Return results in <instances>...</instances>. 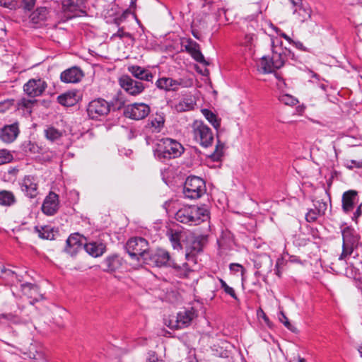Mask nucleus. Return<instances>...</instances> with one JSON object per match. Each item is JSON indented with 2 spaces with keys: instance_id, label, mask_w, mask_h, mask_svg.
Returning a JSON list of instances; mask_svg holds the SVG:
<instances>
[{
  "instance_id": "f257e3e1",
  "label": "nucleus",
  "mask_w": 362,
  "mask_h": 362,
  "mask_svg": "<svg viewBox=\"0 0 362 362\" xmlns=\"http://www.w3.org/2000/svg\"><path fill=\"white\" fill-rule=\"evenodd\" d=\"M276 42L281 44L278 40H272V56H264L257 63L258 70L263 74L272 73L281 68L288 58L294 59V54L291 50H284L281 47L276 45Z\"/></svg>"
},
{
  "instance_id": "f03ea898",
  "label": "nucleus",
  "mask_w": 362,
  "mask_h": 362,
  "mask_svg": "<svg viewBox=\"0 0 362 362\" xmlns=\"http://www.w3.org/2000/svg\"><path fill=\"white\" fill-rule=\"evenodd\" d=\"M209 218V210L205 205H186L175 214V219L182 223L198 225Z\"/></svg>"
},
{
  "instance_id": "7ed1b4c3",
  "label": "nucleus",
  "mask_w": 362,
  "mask_h": 362,
  "mask_svg": "<svg viewBox=\"0 0 362 362\" xmlns=\"http://www.w3.org/2000/svg\"><path fill=\"white\" fill-rule=\"evenodd\" d=\"M155 157L161 162L180 157L184 147L176 140L170 138L160 139L153 150Z\"/></svg>"
},
{
  "instance_id": "20e7f679",
  "label": "nucleus",
  "mask_w": 362,
  "mask_h": 362,
  "mask_svg": "<svg viewBox=\"0 0 362 362\" xmlns=\"http://www.w3.org/2000/svg\"><path fill=\"white\" fill-rule=\"evenodd\" d=\"M206 192L205 181L197 176H189L184 184L183 195L185 198L196 199Z\"/></svg>"
},
{
  "instance_id": "39448f33",
  "label": "nucleus",
  "mask_w": 362,
  "mask_h": 362,
  "mask_svg": "<svg viewBox=\"0 0 362 362\" xmlns=\"http://www.w3.org/2000/svg\"><path fill=\"white\" fill-rule=\"evenodd\" d=\"M126 250L132 259L143 263L149 252L148 243L144 238H132L127 241Z\"/></svg>"
},
{
  "instance_id": "423d86ee",
  "label": "nucleus",
  "mask_w": 362,
  "mask_h": 362,
  "mask_svg": "<svg viewBox=\"0 0 362 362\" xmlns=\"http://www.w3.org/2000/svg\"><path fill=\"white\" fill-rule=\"evenodd\" d=\"M193 79L189 77H182L177 79L170 77H162L156 82L158 89L167 92L177 91L180 88H189L193 86Z\"/></svg>"
},
{
  "instance_id": "0eeeda50",
  "label": "nucleus",
  "mask_w": 362,
  "mask_h": 362,
  "mask_svg": "<svg viewBox=\"0 0 362 362\" xmlns=\"http://www.w3.org/2000/svg\"><path fill=\"white\" fill-rule=\"evenodd\" d=\"M193 136L202 147L212 145L214 134L211 129L202 121H195L192 124Z\"/></svg>"
},
{
  "instance_id": "6e6552de",
  "label": "nucleus",
  "mask_w": 362,
  "mask_h": 362,
  "mask_svg": "<svg viewBox=\"0 0 362 362\" xmlns=\"http://www.w3.org/2000/svg\"><path fill=\"white\" fill-rule=\"evenodd\" d=\"M110 111V105L105 100L98 98L90 101L87 107L88 117L95 120L105 117Z\"/></svg>"
},
{
  "instance_id": "1a4fd4ad",
  "label": "nucleus",
  "mask_w": 362,
  "mask_h": 362,
  "mask_svg": "<svg viewBox=\"0 0 362 362\" xmlns=\"http://www.w3.org/2000/svg\"><path fill=\"white\" fill-rule=\"evenodd\" d=\"M173 260L170 259V254L165 250L158 249L156 250H150L143 264H148L151 267H160L165 265H170Z\"/></svg>"
},
{
  "instance_id": "9d476101",
  "label": "nucleus",
  "mask_w": 362,
  "mask_h": 362,
  "mask_svg": "<svg viewBox=\"0 0 362 362\" xmlns=\"http://www.w3.org/2000/svg\"><path fill=\"white\" fill-rule=\"evenodd\" d=\"M120 87L129 95L136 96L144 92L146 86L143 82L133 79L129 75H122L118 80Z\"/></svg>"
},
{
  "instance_id": "9b49d317",
  "label": "nucleus",
  "mask_w": 362,
  "mask_h": 362,
  "mask_svg": "<svg viewBox=\"0 0 362 362\" xmlns=\"http://www.w3.org/2000/svg\"><path fill=\"white\" fill-rule=\"evenodd\" d=\"M47 88V83L43 78H30L24 84L23 91L28 96L35 98L42 95Z\"/></svg>"
},
{
  "instance_id": "f8f14e48",
  "label": "nucleus",
  "mask_w": 362,
  "mask_h": 362,
  "mask_svg": "<svg viewBox=\"0 0 362 362\" xmlns=\"http://www.w3.org/2000/svg\"><path fill=\"white\" fill-rule=\"evenodd\" d=\"M150 113V107L145 103H134L124 107V115L126 117L139 120L147 117Z\"/></svg>"
},
{
  "instance_id": "ddd939ff",
  "label": "nucleus",
  "mask_w": 362,
  "mask_h": 362,
  "mask_svg": "<svg viewBox=\"0 0 362 362\" xmlns=\"http://www.w3.org/2000/svg\"><path fill=\"white\" fill-rule=\"evenodd\" d=\"M207 242V235H200L194 238L190 245L187 247L185 255L188 262L196 263L194 256L203 250L204 245Z\"/></svg>"
},
{
  "instance_id": "4468645a",
  "label": "nucleus",
  "mask_w": 362,
  "mask_h": 362,
  "mask_svg": "<svg viewBox=\"0 0 362 362\" xmlns=\"http://www.w3.org/2000/svg\"><path fill=\"white\" fill-rule=\"evenodd\" d=\"M20 185L21 190L27 197L30 198L37 197L38 194V182L35 176L25 175L21 180Z\"/></svg>"
},
{
  "instance_id": "2eb2a0df",
  "label": "nucleus",
  "mask_w": 362,
  "mask_h": 362,
  "mask_svg": "<svg viewBox=\"0 0 362 362\" xmlns=\"http://www.w3.org/2000/svg\"><path fill=\"white\" fill-rule=\"evenodd\" d=\"M195 316V311L193 308L180 312L177 313L175 321L174 322H170L169 327L177 329L186 327Z\"/></svg>"
},
{
  "instance_id": "dca6fc26",
  "label": "nucleus",
  "mask_w": 362,
  "mask_h": 362,
  "mask_svg": "<svg viewBox=\"0 0 362 362\" xmlns=\"http://www.w3.org/2000/svg\"><path fill=\"white\" fill-rule=\"evenodd\" d=\"M358 200V192L354 189L346 191L341 197V208L348 214L353 211Z\"/></svg>"
},
{
  "instance_id": "f3484780",
  "label": "nucleus",
  "mask_w": 362,
  "mask_h": 362,
  "mask_svg": "<svg viewBox=\"0 0 362 362\" xmlns=\"http://www.w3.org/2000/svg\"><path fill=\"white\" fill-rule=\"evenodd\" d=\"M83 238V236L80 235L78 233L70 235L66 240V245L64 251L71 256L76 255L78 252L82 249L83 245H84L82 243Z\"/></svg>"
},
{
  "instance_id": "a211bd4d",
  "label": "nucleus",
  "mask_w": 362,
  "mask_h": 362,
  "mask_svg": "<svg viewBox=\"0 0 362 362\" xmlns=\"http://www.w3.org/2000/svg\"><path fill=\"white\" fill-rule=\"evenodd\" d=\"M83 77V71L76 66L69 68L61 73L60 79L66 83H76Z\"/></svg>"
},
{
  "instance_id": "6ab92c4d",
  "label": "nucleus",
  "mask_w": 362,
  "mask_h": 362,
  "mask_svg": "<svg viewBox=\"0 0 362 362\" xmlns=\"http://www.w3.org/2000/svg\"><path fill=\"white\" fill-rule=\"evenodd\" d=\"M21 291L24 296L30 299V303L33 305L35 302L42 299V295L40 293L39 287L30 283L21 284Z\"/></svg>"
},
{
  "instance_id": "aec40b11",
  "label": "nucleus",
  "mask_w": 362,
  "mask_h": 362,
  "mask_svg": "<svg viewBox=\"0 0 362 362\" xmlns=\"http://www.w3.org/2000/svg\"><path fill=\"white\" fill-rule=\"evenodd\" d=\"M185 49L196 62L205 65L209 64L200 51L199 45L195 41L189 39L187 41V44L185 45Z\"/></svg>"
},
{
  "instance_id": "412c9836",
  "label": "nucleus",
  "mask_w": 362,
  "mask_h": 362,
  "mask_svg": "<svg viewBox=\"0 0 362 362\" xmlns=\"http://www.w3.org/2000/svg\"><path fill=\"white\" fill-rule=\"evenodd\" d=\"M58 207V195L54 192H50L42 204V212L48 216H52L57 212Z\"/></svg>"
},
{
  "instance_id": "4be33fe9",
  "label": "nucleus",
  "mask_w": 362,
  "mask_h": 362,
  "mask_svg": "<svg viewBox=\"0 0 362 362\" xmlns=\"http://www.w3.org/2000/svg\"><path fill=\"white\" fill-rule=\"evenodd\" d=\"M86 252L93 257L103 255L106 251V245L101 241H90L83 245Z\"/></svg>"
},
{
  "instance_id": "5701e85b",
  "label": "nucleus",
  "mask_w": 362,
  "mask_h": 362,
  "mask_svg": "<svg viewBox=\"0 0 362 362\" xmlns=\"http://www.w3.org/2000/svg\"><path fill=\"white\" fill-rule=\"evenodd\" d=\"M127 69L134 77L140 81H152L153 80V74L149 70L146 69L144 67L137 65H132L128 66Z\"/></svg>"
},
{
  "instance_id": "b1692460",
  "label": "nucleus",
  "mask_w": 362,
  "mask_h": 362,
  "mask_svg": "<svg viewBox=\"0 0 362 362\" xmlns=\"http://www.w3.org/2000/svg\"><path fill=\"white\" fill-rule=\"evenodd\" d=\"M19 129L17 124L5 126L1 130L0 139L5 143H11L17 137Z\"/></svg>"
},
{
  "instance_id": "393cba45",
  "label": "nucleus",
  "mask_w": 362,
  "mask_h": 362,
  "mask_svg": "<svg viewBox=\"0 0 362 362\" xmlns=\"http://www.w3.org/2000/svg\"><path fill=\"white\" fill-rule=\"evenodd\" d=\"M79 100L77 90L67 91L57 97V101L62 105L71 107L76 104Z\"/></svg>"
},
{
  "instance_id": "a878e982",
  "label": "nucleus",
  "mask_w": 362,
  "mask_h": 362,
  "mask_svg": "<svg viewBox=\"0 0 362 362\" xmlns=\"http://www.w3.org/2000/svg\"><path fill=\"white\" fill-rule=\"evenodd\" d=\"M17 307V310H13V312H10L8 313H1L0 315V320H6V321L13 324H19L25 322L26 319H24L21 315L23 307L20 306L19 305H18Z\"/></svg>"
},
{
  "instance_id": "bb28decb",
  "label": "nucleus",
  "mask_w": 362,
  "mask_h": 362,
  "mask_svg": "<svg viewBox=\"0 0 362 362\" xmlns=\"http://www.w3.org/2000/svg\"><path fill=\"white\" fill-rule=\"evenodd\" d=\"M343 244L354 247L357 244L358 238L354 228L346 226L341 230Z\"/></svg>"
},
{
  "instance_id": "cd10ccee",
  "label": "nucleus",
  "mask_w": 362,
  "mask_h": 362,
  "mask_svg": "<svg viewBox=\"0 0 362 362\" xmlns=\"http://www.w3.org/2000/svg\"><path fill=\"white\" fill-rule=\"evenodd\" d=\"M311 8L307 4L300 5V7L295 8L293 14L300 23H304L309 20L311 17Z\"/></svg>"
},
{
  "instance_id": "c85d7f7f",
  "label": "nucleus",
  "mask_w": 362,
  "mask_h": 362,
  "mask_svg": "<svg viewBox=\"0 0 362 362\" xmlns=\"http://www.w3.org/2000/svg\"><path fill=\"white\" fill-rule=\"evenodd\" d=\"M167 236L168 237L174 249L182 248L181 241L185 237V233L183 232L178 230L170 229L167 232Z\"/></svg>"
},
{
  "instance_id": "c756f323",
  "label": "nucleus",
  "mask_w": 362,
  "mask_h": 362,
  "mask_svg": "<svg viewBox=\"0 0 362 362\" xmlns=\"http://www.w3.org/2000/svg\"><path fill=\"white\" fill-rule=\"evenodd\" d=\"M104 270L113 272L121 267V260L117 255H112L106 257L103 261Z\"/></svg>"
},
{
  "instance_id": "7c9ffc66",
  "label": "nucleus",
  "mask_w": 362,
  "mask_h": 362,
  "mask_svg": "<svg viewBox=\"0 0 362 362\" xmlns=\"http://www.w3.org/2000/svg\"><path fill=\"white\" fill-rule=\"evenodd\" d=\"M190 262H191L177 264V262L172 261L170 266L174 268L177 275L180 277H187L189 274L193 272V269H192L189 265Z\"/></svg>"
},
{
  "instance_id": "2f4dec72",
  "label": "nucleus",
  "mask_w": 362,
  "mask_h": 362,
  "mask_svg": "<svg viewBox=\"0 0 362 362\" xmlns=\"http://www.w3.org/2000/svg\"><path fill=\"white\" fill-rule=\"evenodd\" d=\"M16 198L14 194L8 190L0 191V206H11L15 204Z\"/></svg>"
},
{
  "instance_id": "473e14b6",
  "label": "nucleus",
  "mask_w": 362,
  "mask_h": 362,
  "mask_svg": "<svg viewBox=\"0 0 362 362\" xmlns=\"http://www.w3.org/2000/svg\"><path fill=\"white\" fill-rule=\"evenodd\" d=\"M194 105L195 103L192 98H184L174 105V109L177 112H182L192 110Z\"/></svg>"
},
{
  "instance_id": "72a5a7b5",
  "label": "nucleus",
  "mask_w": 362,
  "mask_h": 362,
  "mask_svg": "<svg viewBox=\"0 0 362 362\" xmlns=\"http://www.w3.org/2000/svg\"><path fill=\"white\" fill-rule=\"evenodd\" d=\"M202 113L215 129H217L220 127L221 119L213 112L208 109H202Z\"/></svg>"
},
{
  "instance_id": "f704fd0d",
  "label": "nucleus",
  "mask_w": 362,
  "mask_h": 362,
  "mask_svg": "<svg viewBox=\"0 0 362 362\" xmlns=\"http://www.w3.org/2000/svg\"><path fill=\"white\" fill-rule=\"evenodd\" d=\"M164 124V118L160 115H156L153 118L148 121V126L152 129V132H159Z\"/></svg>"
},
{
  "instance_id": "c9c22d12",
  "label": "nucleus",
  "mask_w": 362,
  "mask_h": 362,
  "mask_svg": "<svg viewBox=\"0 0 362 362\" xmlns=\"http://www.w3.org/2000/svg\"><path fill=\"white\" fill-rule=\"evenodd\" d=\"M45 135L48 140L54 141L62 137V133L53 127H49L45 129Z\"/></svg>"
},
{
  "instance_id": "e433bc0d",
  "label": "nucleus",
  "mask_w": 362,
  "mask_h": 362,
  "mask_svg": "<svg viewBox=\"0 0 362 362\" xmlns=\"http://www.w3.org/2000/svg\"><path fill=\"white\" fill-rule=\"evenodd\" d=\"M3 273L4 274L1 276V278L8 284H13L15 281H21L19 276L16 274L15 272L11 269L5 268Z\"/></svg>"
},
{
  "instance_id": "4c0bfd02",
  "label": "nucleus",
  "mask_w": 362,
  "mask_h": 362,
  "mask_svg": "<svg viewBox=\"0 0 362 362\" xmlns=\"http://www.w3.org/2000/svg\"><path fill=\"white\" fill-rule=\"evenodd\" d=\"M35 230L37 231L39 236L42 239L52 240L54 238V234L49 226L41 227L40 229L36 227Z\"/></svg>"
},
{
  "instance_id": "58836bf2",
  "label": "nucleus",
  "mask_w": 362,
  "mask_h": 362,
  "mask_svg": "<svg viewBox=\"0 0 362 362\" xmlns=\"http://www.w3.org/2000/svg\"><path fill=\"white\" fill-rule=\"evenodd\" d=\"M35 102L36 100H30L23 98L18 102V108L25 109L27 111H28L29 113H30L31 109Z\"/></svg>"
},
{
  "instance_id": "ea45409f",
  "label": "nucleus",
  "mask_w": 362,
  "mask_h": 362,
  "mask_svg": "<svg viewBox=\"0 0 362 362\" xmlns=\"http://www.w3.org/2000/svg\"><path fill=\"white\" fill-rule=\"evenodd\" d=\"M13 159V155L6 149H0V165L11 162Z\"/></svg>"
},
{
  "instance_id": "a19ab883",
  "label": "nucleus",
  "mask_w": 362,
  "mask_h": 362,
  "mask_svg": "<svg viewBox=\"0 0 362 362\" xmlns=\"http://www.w3.org/2000/svg\"><path fill=\"white\" fill-rule=\"evenodd\" d=\"M279 101L286 105L293 106L297 104L298 100L288 94L279 96Z\"/></svg>"
},
{
  "instance_id": "79ce46f5",
  "label": "nucleus",
  "mask_w": 362,
  "mask_h": 362,
  "mask_svg": "<svg viewBox=\"0 0 362 362\" xmlns=\"http://www.w3.org/2000/svg\"><path fill=\"white\" fill-rule=\"evenodd\" d=\"M124 37H127L129 39L133 38L132 35L131 33L124 31V27L120 28L119 26V28H118L117 33H114L111 36L110 39L111 40H115V38L122 39Z\"/></svg>"
},
{
  "instance_id": "37998d69",
  "label": "nucleus",
  "mask_w": 362,
  "mask_h": 362,
  "mask_svg": "<svg viewBox=\"0 0 362 362\" xmlns=\"http://www.w3.org/2000/svg\"><path fill=\"white\" fill-rule=\"evenodd\" d=\"M219 281L221 283V288L224 290L225 293L230 296L233 299L237 300L238 297L234 289L229 286L222 279H219Z\"/></svg>"
},
{
  "instance_id": "c03bdc74",
  "label": "nucleus",
  "mask_w": 362,
  "mask_h": 362,
  "mask_svg": "<svg viewBox=\"0 0 362 362\" xmlns=\"http://www.w3.org/2000/svg\"><path fill=\"white\" fill-rule=\"evenodd\" d=\"M132 8L126 9L119 16L114 18L113 23L115 24L117 27H119L122 23H123L127 16L132 13L131 9Z\"/></svg>"
},
{
  "instance_id": "a18cd8bd",
  "label": "nucleus",
  "mask_w": 362,
  "mask_h": 362,
  "mask_svg": "<svg viewBox=\"0 0 362 362\" xmlns=\"http://www.w3.org/2000/svg\"><path fill=\"white\" fill-rule=\"evenodd\" d=\"M322 215L320 213H317L316 209H312L308 211V212L305 215V219L308 222L312 223L315 221L319 216Z\"/></svg>"
},
{
  "instance_id": "49530a36",
  "label": "nucleus",
  "mask_w": 362,
  "mask_h": 362,
  "mask_svg": "<svg viewBox=\"0 0 362 362\" xmlns=\"http://www.w3.org/2000/svg\"><path fill=\"white\" fill-rule=\"evenodd\" d=\"M344 166L349 170H352L354 168H362V161L356 160H346L344 163Z\"/></svg>"
},
{
  "instance_id": "de8ad7c7",
  "label": "nucleus",
  "mask_w": 362,
  "mask_h": 362,
  "mask_svg": "<svg viewBox=\"0 0 362 362\" xmlns=\"http://www.w3.org/2000/svg\"><path fill=\"white\" fill-rule=\"evenodd\" d=\"M315 209L317 211V213H320L321 215H324L327 209V204L324 201H317L315 204Z\"/></svg>"
},
{
  "instance_id": "09e8293b",
  "label": "nucleus",
  "mask_w": 362,
  "mask_h": 362,
  "mask_svg": "<svg viewBox=\"0 0 362 362\" xmlns=\"http://www.w3.org/2000/svg\"><path fill=\"white\" fill-rule=\"evenodd\" d=\"M229 269L234 273L240 272L242 276H243L244 274L245 273V269L241 264L238 263L230 264Z\"/></svg>"
},
{
  "instance_id": "8fccbe9b",
  "label": "nucleus",
  "mask_w": 362,
  "mask_h": 362,
  "mask_svg": "<svg viewBox=\"0 0 362 362\" xmlns=\"http://www.w3.org/2000/svg\"><path fill=\"white\" fill-rule=\"evenodd\" d=\"M21 4V6L28 11H30L33 8L35 0H18Z\"/></svg>"
},
{
  "instance_id": "3c124183",
  "label": "nucleus",
  "mask_w": 362,
  "mask_h": 362,
  "mask_svg": "<svg viewBox=\"0 0 362 362\" xmlns=\"http://www.w3.org/2000/svg\"><path fill=\"white\" fill-rule=\"evenodd\" d=\"M354 250V247L351 245H342V252L339 257V259H343L347 256L351 255Z\"/></svg>"
},
{
  "instance_id": "603ef678",
  "label": "nucleus",
  "mask_w": 362,
  "mask_h": 362,
  "mask_svg": "<svg viewBox=\"0 0 362 362\" xmlns=\"http://www.w3.org/2000/svg\"><path fill=\"white\" fill-rule=\"evenodd\" d=\"M86 1L87 0H76V6L77 7V8H74V6L72 5V4H70L69 9L71 11L78 10V11H80L81 13H85L84 4H85Z\"/></svg>"
},
{
  "instance_id": "864d4df0",
  "label": "nucleus",
  "mask_w": 362,
  "mask_h": 362,
  "mask_svg": "<svg viewBox=\"0 0 362 362\" xmlns=\"http://www.w3.org/2000/svg\"><path fill=\"white\" fill-rule=\"evenodd\" d=\"M279 320L281 321V322H282L284 325V326L287 329H288L289 330H291L292 332H294V327L290 323L288 319L284 315V313H280Z\"/></svg>"
},
{
  "instance_id": "5fc2aeb1",
  "label": "nucleus",
  "mask_w": 362,
  "mask_h": 362,
  "mask_svg": "<svg viewBox=\"0 0 362 362\" xmlns=\"http://www.w3.org/2000/svg\"><path fill=\"white\" fill-rule=\"evenodd\" d=\"M146 362H165L163 359H159L155 351H150L148 353Z\"/></svg>"
},
{
  "instance_id": "6e6d98bb",
  "label": "nucleus",
  "mask_w": 362,
  "mask_h": 362,
  "mask_svg": "<svg viewBox=\"0 0 362 362\" xmlns=\"http://www.w3.org/2000/svg\"><path fill=\"white\" fill-rule=\"evenodd\" d=\"M255 39L256 36L254 34L246 35L244 42L245 45L250 48L253 45V42Z\"/></svg>"
},
{
  "instance_id": "4d7b16f0",
  "label": "nucleus",
  "mask_w": 362,
  "mask_h": 362,
  "mask_svg": "<svg viewBox=\"0 0 362 362\" xmlns=\"http://www.w3.org/2000/svg\"><path fill=\"white\" fill-rule=\"evenodd\" d=\"M224 148V144L221 143L219 140L217 141V144L216 146V149L214 151L215 156L218 157L222 155L223 149Z\"/></svg>"
},
{
  "instance_id": "13d9d810",
  "label": "nucleus",
  "mask_w": 362,
  "mask_h": 362,
  "mask_svg": "<svg viewBox=\"0 0 362 362\" xmlns=\"http://www.w3.org/2000/svg\"><path fill=\"white\" fill-rule=\"evenodd\" d=\"M362 204H360L356 210L354 212L353 216H351V219L355 221L356 223H358V218L362 215Z\"/></svg>"
},
{
  "instance_id": "bf43d9fd",
  "label": "nucleus",
  "mask_w": 362,
  "mask_h": 362,
  "mask_svg": "<svg viewBox=\"0 0 362 362\" xmlns=\"http://www.w3.org/2000/svg\"><path fill=\"white\" fill-rule=\"evenodd\" d=\"M11 105V103L8 100H4L2 102H0V112H4L7 110L9 109V107Z\"/></svg>"
},
{
  "instance_id": "052dcab7",
  "label": "nucleus",
  "mask_w": 362,
  "mask_h": 362,
  "mask_svg": "<svg viewBox=\"0 0 362 362\" xmlns=\"http://www.w3.org/2000/svg\"><path fill=\"white\" fill-rule=\"evenodd\" d=\"M292 45H293L296 48H298L300 50L305 51V47L303 46V43L299 41H293L291 42Z\"/></svg>"
},
{
  "instance_id": "680f3d73",
  "label": "nucleus",
  "mask_w": 362,
  "mask_h": 362,
  "mask_svg": "<svg viewBox=\"0 0 362 362\" xmlns=\"http://www.w3.org/2000/svg\"><path fill=\"white\" fill-rule=\"evenodd\" d=\"M353 269H354V267H348V268H347V269H346V274H349V272L351 271V274H350V275H351L353 278L356 279V278L357 277V276L359 274V273H358V271H355V272H354Z\"/></svg>"
},
{
  "instance_id": "e2e57ef3",
  "label": "nucleus",
  "mask_w": 362,
  "mask_h": 362,
  "mask_svg": "<svg viewBox=\"0 0 362 362\" xmlns=\"http://www.w3.org/2000/svg\"><path fill=\"white\" fill-rule=\"evenodd\" d=\"M291 4L295 6V8L300 7V5H303L305 3L303 2L302 0H290Z\"/></svg>"
},
{
  "instance_id": "0e129e2a",
  "label": "nucleus",
  "mask_w": 362,
  "mask_h": 362,
  "mask_svg": "<svg viewBox=\"0 0 362 362\" xmlns=\"http://www.w3.org/2000/svg\"><path fill=\"white\" fill-rule=\"evenodd\" d=\"M261 313H262L263 320L269 326L270 321H269V317L266 315V314L262 310H261Z\"/></svg>"
},
{
  "instance_id": "69168bd1",
  "label": "nucleus",
  "mask_w": 362,
  "mask_h": 362,
  "mask_svg": "<svg viewBox=\"0 0 362 362\" xmlns=\"http://www.w3.org/2000/svg\"><path fill=\"white\" fill-rule=\"evenodd\" d=\"M281 36L282 37H284L290 44L291 43V42H293V40L288 35H287L286 33H281Z\"/></svg>"
},
{
  "instance_id": "338daca9",
  "label": "nucleus",
  "mask_w": 362,
  "mask_h": 362,
  "mask_svg": "<svg viewBox=\"0 0 362 362\" xmlns=\"http://www.w3.org/2000/svg\"><path fill=\"white\" fill-rule=\"evenodd\" d=\"M192 35H193L195 38H197V39H198V40H199V39H200V34H199V33L197 30H192Z\"/></svg>"
},
{
  "instance_id": "774afa93",
  "label": "nucleus",
  "mask_w": 362,
  "mask_h": 362,
  "mask_svg": "<svg viewBox=\"0 0 362 362\" xmlns=\"http://www.w3.org/2000/svg\"><path fill=\"white\" fill-rule=\"evenodd\" d=\"M136 1V0H130V5H129L130 8H135Z\"/></svg>"
}]
</instances>
